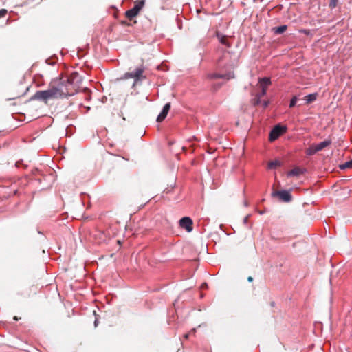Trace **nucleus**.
Instances as JSON below:
<instances>
[{
	"mask_svg": "<svg viewBox=\"0 0 352 352\" xmlns=\"http://www.w3.org/2000/svg\"><path fill=\"white\" fill-rule=\"evenodd\" d=\"M287 29V25H282L280 26L274 27L272 28V32L274 34L280 35L283 34Z\"/></svg>",
	"mask_w": 352,
	"mask_h": 352,
	"instance_id": "obj_13",
	"label": "nucleus"
},
{
	"mask_svg": "<svg viewBox=\"0 0 352 352\" xmlns=\"http://www.w3.org/2000/svg\"><path fill=\"white\" fill-rule=\"evenodd\" d=\"M196 331V329L195 328H193L192 330H191V332L190 333H195Z\"/></svg>",
	"mask_w": 352,
	"mask_h": 352,
	"instance_id": "obj_33",
	"label": "nucleus"
},
{
	"mask_svg": "<svg viewBox=\"0 0 352 352\" xmlns=\"http://www.w3.org/2000/svg\"><path fill=\"white\" fill-rule=\"evenodd\" d=\"M14 320H18V318H17L16 316H14Z\"/></svg>",
	"mask_w": 352,
	"mask_h": 352,
	"instance_id": "obj_38",
	"label": "nucleus"
},
{
	"mask_svg": "<svg viewBox=\"0 0 352 352\" xmlns=\"http://www.w3.org/2000/svg\"><path fill=\"white\" fill-rule=\"evenodd\" d=\"M221 86V84H217V89L219 88Z\"/></svg>",
	"mask_w": 352,
	"mask_h": 352,
	"instance_id": "obj_36",
	"label": "nucleus"
},
{
	"mask_svg": "<svg viewBox=\"0 0 352 352\" xmlns=\"http://www.w3.org/2000/svg\"><path fill=\"white\" fill-rule=\"evenodd\" d=\"M299 100H300L299 95L293 96L289 101V107L294 108L297 104V102Z\"/></svg>",
	"mask_w": 352,
	"mask_h": 352,
	"instance_id": "obj_16",
	"label": "nucleus"
},
{
	"mask_svg": "<svg viewBox=\"0 0 352 352\" xmlns=\"http://www.w3.org/2000/svg\"><path fill=\"white\" fill-rule=\"evenodd\" d=\"M67 88H68V91L69 96H74L77 93V89L79 85L81 84L82 81V76L77 72H72L69 76L63 78Z\"/></svg>",
	"mask_w": 352,
	"mask_h": 352,
	"instance_id": "obj_1",
	"label": "nucleus"
},
{
	"mask_svg": "<svg viewBox=\"0 0 352 352\" xmlns=\"http://www.w3.org/2000/svg\"><path fill=\"white\" fill-rule=\"evenodd\" d=\"M302 32L306 34H308V33H309V30H303Z\"/></svg>",
	"mask_w": 352,
	"mask_h": 352,
	"instance_id": "obj_31",
	"label": "nucleus"
},
{
	"mask_svg": "<svg viewBox=\"0 0 352 352\" xmlns=\"http://www.w3.org/2000/svg\"><path fill=\"white\" fill-rule=\"evenodd\" d=\"M217 37L219 39V41L222 44L226 45L227 47H230V43L227 41V36L226 35H223L221 33H217Z\"/></svg>",
	"mask_w": 352,
	"mask_h": 352,
	"instance_id": "obj_12",
	"label": "nucleus"
},
{
	"mask_svg": "<svg viewBox=\"0 0 352 352\" xmlns=\"http://www.w3.org/2000/svg\"><path fill=\"white\" fill-rule=\"evenodd\" d=\"M260 98L256 96V98L254 99V105L258 104L260 103Z\"/></svg>",
	"mask_w": 352,
	"mask_h": 352,
	"instance_id": "obj_25",
	"label": "nucleus"
},
{
	"mask_svg": "<svg viewBox=\"0 0 352 352\" xmlns=\"http://www.w3.org/2000/svg\"><path fill=\"white\" fill-rule=\"evenodd\" d=\"M281 166V162L279 160H274L271 161L268 163V168L269 169H274L278 166Z\"/></svg>",
	"mask_w": 352,
	"mask_h": 352,
	"instance_id": "obj_18",
	"label": "nucleus"
},
{
	"mask_svg": "<svg viewBox=\"0 0 352 352\" xmlns=\"http://www.w3.org/2000/svg\"><path fill=\"white\" fill-rule=\"evenodd\" d=\"M16 166H19V162H17L16 163Z\"/></svg>",
	"mask_w": 352,
	"mask_h": 352,
	"instance_id": "obj_39",
	"label": "nucleus"
},
{
	"mask_svg": "<svg viewBox=\"0 0 352 352\" xmlns=\"http://www.w3.org/2000/svg\"><path fill=\"white\" fill-rule=\"evenodd\" d=\"M145 3L144 0H140L135 2V5L132 8H133L137 12H140V11L142 9Z\"/></svg>",
	"mask_w": 352,
	"mask_h": 352,
	"instance_id": "obj_15",
	"label": "nucleus"
},
{
	"mask_svg": "<svg viewBox=\"0 0 352 352\" xmlns=\"http://www.w3.org/2000/svg\"><path fill=\"white\" fill-rule=\"evenodd\" d=\"M269 103H270V102H269V101H264V102H263V107L264 108H266V107L269 105Z\"/></svg>",
	"mask_w": 352,
	"mask_h": 352,
	"instance_id": "obj_27",
	"label": "nucleus"
},
{
	"mask_svg": "<svg viewBox=\"0 0 352 352\" xmlns=\"http://www.w3.org/2000/svg\"><path fill=\"white\" fill-rule=\"evenodd\" d=\"M271 195L272 197H278L280 200L286 203L291 201L292 199L291 193L286 190L273 191Z\"/></svg>",
	"mask_w": 352,
	"mask_h": 352,
	"instance_id": "obj_6",
	"label": "nucleus"
},
{
	"mask_svg": "<svg viewBox=\"0 0 352 352\" xmlns=\"http://www.w3.org/2000/svg\"><path fill=\"white\" fill-rule=\"evenodd\" d=\"M53 98H56V91L53 90L50 85V88L47 90H39L36 91V93L30 98V100H38L47 104L50 99Z\"/></svg>",
	"mask_w": 352,
	"mask_h": 352,
	"instance_id": "obj_2",
	"label": "nucleus"
},
{
	"mask_svg": "<svg viewBox=\"0 0 352 352\" xmlns=\"http://www.w3.org/2000/svg\"><path fill=\"white\" fill-rule=\"evenodd\" d=\"M144 72V67L143 65H141L140 67H136L133 72L125 73L121 78V79L134 78L133 85H135V82L138 80L144 79L146 78L145 76H142Z\"/></svg>",
	"mask_w": 352,
	"mask_h": 352,
	"instance_id": "obj_4",
	"label": "nucleus"
},
{
	"mask_svg": "<svg viewBox=\"0 0 352 352\" xmlns=\"http://www.w3.org/2000/svg\"><path fill=\"white\" fill-rule=\"evenodd\" d=\"M306 172V169L295 167L287 173V177H298Z\"/></svg>",
	"mask_w": 352,
	"mask_h": 352,
	"instance_id": "obj_10",
	"label": "nucleus"
},
{
	"mask_svg": "<svg viewBox=\"0 0 352 352\" xmlns=\"http://www.w3.org/2000/svg\"><path fill=\"white\" fill-rule=\"evenodd\" d=\"M52 88L53 90L56 91V98H67L69 96L68 88L65 85L64 78H62L58 82L56 85H52Z\"/></svg>",
	"mask_w": 352,
	"mask_h": 352,
	"instance_id": "obj_3",
	"label": "nucleus"
},
{
	"mask_svg": "<svg viewBox=\"0 0 352 352\" xmlns=\"http://www.w3.org/2000/svg\"><path fill=\"white\" fill-rule=\"evenodd\" d=\"M318 93H312L307 95L303 100H305V104H308L314 102L317 99Z\"/></svg>",
	"mask_w": 352,
	"mask_h": 352,
	"instance_id": "obj_14",
	"label": "nucleus"
},
{
	"mask_svg": "<svg viewBox=\"0 0 352 352\" xmlns=\"http://www.w3.org/2000/svg\"><path fill=\"white\" fill-rule=\"evenodd\" d=\"M244 206L246 207L248 206V202L246 201H244Z\"/></svg>",
	"mask_w": 352,
	"mask_h": 352,
	"instance_id": "obj_35",
	"label": "nucleus"
},
{
	"mask_svg": "<svg viewBox=\"0 0 352 352\" xmlns=\"http://www.w3.org/2000/svg\"><path fill=\"white\" fill-rule=\"evenodd\" d=\"M46 61H47V63L49 65H53V64L54 63H51V62H50V60H47Z\"/></svg>",
	"mask_w": 352,
	"mask_h": 352,
	"instance_id": "obj_34",
	"label": "nucleus"
},
{
	"mask_svg": "<svg viewBox=\"0 0 352 352\" xmlns=\"http://www.w3.org/2000/svg\"><path fill=\"white\" fill-rule=\"evenodd\" d=\"M339 0H330L329 1V8L331 9H333L337 6V4L338 3Z\"/></svg>",
	"mask_w": 352,
	"mask_h": 352,
	"instance_id": "obj_22",
	"label": "nucleus"
},
{
	"mask_svg": "<svg viewBox=\"0 0 352 352\" xmlns=\"http://www.w3.org/2000/svg\"><path fill=\"white\" fill-rule=\"evenodd\" d=\"M331 139H327L323 142H321L317 144H314L316 146V150L319 152L324 149L325 147L329 146L331 144Z\"/></svg>",
	"mask_w": 352,
	"mask_h": 352,
	"instance_id": "obj_11",
	"label": "nucleus"
},
{
	"mask_svg": "<svg viewBox=\"0 0 352 352\" xmlns=\"http://www.w3.org/2000/svg\"><path fill=\"white\" fill-rule=\"evenodd\" d=\"M262 87H265L267 89V87L271 84L270 78L264 77L262 78H260L259 80Z\"/></svg>",
	"mask_w": 352,
	"mask_h": 352,
	"instance_id": "obj_19",
	"label": "nucleus"
},
{
	"mask_svg": "<svg viewBox=\"0 0 352 352\" xmlns=\"http://www.w3.org/2000/svg\"><path fill=\"white\" fill-rule=\"evenodd\" d=\"M318 151L316 150V146L314 144H311L305 151L306 155L311 156L315 155Z\"/></svg>",
	"mask_w": 352,
	"mask_h": 352,
	"instance_id": "obj_20",
	"label": "nucleus"
},
{
	"mask_svg": "<svg viewBox=\"0 0 352 352\" xmlns=\"http://www.w3.org/2000/svg\"><path fill=\"white\" fill-rule=\"evenodd\" d=\"M258 213H259L260 214H264V212H263V211H259V212H258Z\"/></svg>",
	"mask_w": 352,
	"mask_h": 352,
	"instance_id": "obj_37",
	"label": "nucleus"
},
{
	"mask_svg": "<svg viewBox=\"0 0 352 352\" xmlns=\"http://www.w3.org/2000/svg\"><path fill=\"white\" fill-rule=\"evenodd\" d=\"M267 89L265 87H262L261 91L257 95L260 98L266 94Z\"/></svg>",
	"mask_w": 352,
	"mask_h": 352,
	"instance_id": "obj_23",
	"label": "nucleus"
},
{
	"mask_svg": "<svg viewBox=\"0 0 352 352\" xmlns=\"http://www.w3.org/2000/svg\"><path fill=\"white\" fill-rule=\"evenodd\" d=\"M192 220L189 217H184L179 220V226L185 229L188 232H190L193 230Z\"/></svg>",
	"mask_w": 352,
	"mask_h": 352,
	"instance_id": "obj_8",
	"label": "nucleus"
},
{
	"mask_svg": "<svg viewBox=\"0 0 352 352\" xmlns=\"http://www.w3.org/2000/svg\"><path fill=\"white\" fill-rule=\"evenodd\" d=\"M170 103L168 102L163 107V109H162V111L160 112V113L158 115L156 121L157 122H162L167 116V114H168V111H170Z\"/></svg>",
	"mask_w": 352,
	"mask_h": 352,
	"instance_id": "obj_9",
	"label": "nucleus"
},
{
	"mask_svg": "<svg viewBox=\"0 0 352 352\" xmlns=\"http://www.w3.org/2000/svg\"><path fill=\"white\" fill-rule=\"evenodd\" d=\"M207 287V283H204L202 285H201V287L202 288H204V287Z\"/></svg>",
	"mask_w": 352,
	"mask_h": 352,
	"instance_id": "obj_30",
	"label": "nucleus"
},
{
	"mask_svg": "<svg viewBox=\"0 0 352 352\" xmlns=\"http://www.w3.org/2000/svg\"><path fill=\"white\" fill-rule=\"evenodd\" d=\"M250 215H248L246 216L244 219H243V223L244 224H247L248 223V218H249Z\"/></svg>",
	"mask_w": 352,
	"mask_h": 352,
	"instance_id": "obj_26",
	"label": "nucleus"
},
{
	"mask_svg": "<svg viewBox=\"0 0 352 352\" xmlns=\"http://www.w3.org/2000/svg\"><path fill=\"white\" fill-rule=\"evenodd\" d=\"M248 280L249 282H252V281L253 280V278H252V276H249V277L248 278Z\"/></svg>",
	"mask_w": 352,
	"mask_h": 352,
	"instance_id": "obj_29",
	"label": "nucleus"
},
{
	"mask_svg": "<svg viewBox=\"0 0 352 352\" xmlns=\"http://www.w3.org/2000/svg\"><path fill=\"white\" fill-rule=\"evenodd\" d=\"M125 14L129 19H132L138 14V12H137L133 8H131L126 12Z\"/></svg>",
	"mask_w": 352,
	"mask_h": 352,
	"instance_id": "obj_17",
	"label": "nucleus"
},
{
	"mask_svg": "<svg viewBox=\"0 0 352 352\" xmlns=\"http://www.w3.org/2000/svg\"><path fill=\"white\" fill-rule=\"evenodd\" d=\"M287 131V127L280 124L275 125L269 134V140L274 142Z\"/></svg>",
	"mask_w": 352,
	"mask_h": 352,
	"instance_id": "obj_5",
	"label": "nucleus"
},
{
	"mask_svg": "<svg viewBox=\"0 0 352 352\" xmlns=\"http://www.w3.org/2000/svg\"><path fill=\"white\" fill-rule=\"evenodd\" d=\"M351 167H352V161L351 160L340 165V168L342 170H344L346 168H349Z\"/></svg>",
	"mask_w": 352,
	"mask_h": 352,
	"instance_id": "obj_21",
	"label": "nucleus"
},
{
	"mask_svg": "<svg viewBox=\"0 0 352 352\" xmlns=\"http://www.w3.org/2000/svg\"><path fill=\"white\" fill-rule=\"evenodd\" d=\"M189 335H190V333H186V334H185V335H184V338H185L186 339H187V338H188Z\"/></svg>",
	"mask_w": 352,
	"mask_h": 352,
	"instance_id": "obj_32",
	"label": "nucleus"
},
{
	"mask_svg": "<svg viewBox=\"0 0 352 352\" xmlns=\"http://www.w3.org/2000/svg\"><path fill=\"white\" fill-rule=\"evenodd\" d=\"M98 320L97 318H96V320L94 321V326L95 327H97L98 326Z\"/></svg>",
	"mask_w": 352,
	"mask_h": 352,
	"instance_id": "obj_28",
	"label": "nucleus"
},
{
	"mask_svg": "<svg viewBox=\"0 0 352 352\" xmlns=\"http://www.w3.org/2000/svg\"><path fill=\"white\" fill-rule=\"evenodd\" d=\"M7 14V10L5 9L0 10V18L3 17Z\"/></svg>",
	"mask_w": 352,
	"mask_h": 352,
	"instance_id": "obj_24",
	"label": "nucleus"
},
{
	"mask_svg": "<svg viewBox=\"0 0 352 352\" xmlns=\"http://www.w3.org/2000/svg\"><path fill=\"white\" fill-rule=\"evenodd\" d=\"M208 77L210 79L214 78H222L226 80H229L234 78V72L230 70L224 74L222 73H211L208 75Z\"/></svg>",
	"mask_w": 352,
	"mask_h": 352,
	"instance_id": "obj_7",
	"label": "nucleus"
}]
</instances>
